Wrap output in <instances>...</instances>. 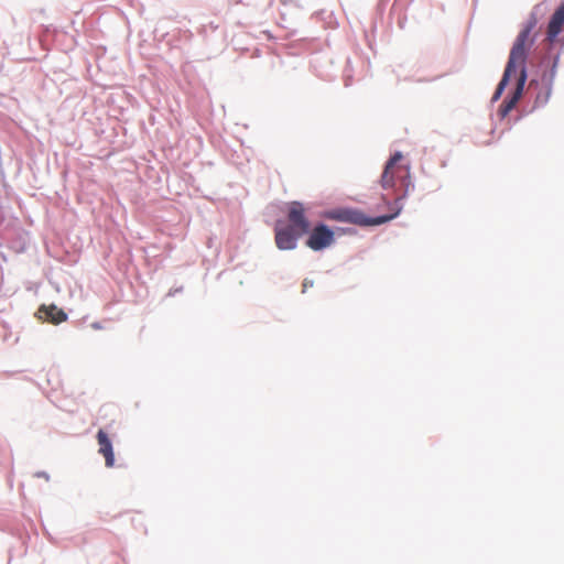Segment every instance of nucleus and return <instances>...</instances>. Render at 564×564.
Wrapping results in <instances>:
<instances>
[{
	"mask_svg": "<svg viewBox=\"0 0 564 564\" xmlns=\"http://www.w3.org/2000/svg\"><path fill=\"white\" fill-rule=\"evenodd\" d=\"M536 24H538L536 17L534 14H531V17L527 21L523 30L519 33V35L516 39V42L513 43L503 76H502L500 83L498 84V87L494 94V100H497L500 98L509 79L513 75H516L517 69L519 68L521 70L522 67H524L528 48L533 43V40L530 39V34L535 29Z\"/></svg>",
	"mask_w": 564,
	"mask_h": 564,
	"instance_id": "1",
	"label": "nucleus"
},
{
	"mask_svg": "<svg viewBox=\"0 0 564 564\" xmlns=\"http://www.w3.org/2000/svg\"><path fill=\"white\" fill-rule=\"evenodd\" d=\"M402 154L395 152L387 162L383 173L381 175L380 184L383 189L394 188L398 184L408 191L410 185V171L405 165H400Z\"/></svg>",
	"mask_w": 564,
	"mask_h": 564,
	"instance_id": "2",
	"label": "nucleus"
},
{
	"mask_svg": "<svg viewBox=\"0 0 564 564\" xmlns=\"http://www.w3.org/2000/svg\"><path fill=\"white\" fill-rule=\"evenodd\" d=\"M307 208L300 202H291L288 204V221L297 235L304 236L310 231V220L307 218Z\"/></svg>",
	"mask_w": 564,
	"mask_h": 564,
	"instance_id": "3",
	"label": "nucleus"
},
{
	"mask_svg": "<svg viewBox=\"0 0 564 564\" xmlns=\"http://www.w3.org/2000/svg\"><path fill=\"white\" fill-rule=\"evenodd\" d=\"M333 241L334 232L326 225L322 224L312 230L306 241V246L312 250L317 251L329 247Z\"/></svg>",
	"mask_w": 564,
	"mask_h": 564,
	"instance_id": "4",
	"label": "nucleus"
},
{
	"mask_svg": "<svg viewBox=\"0 0 564 564\" xmlns=\"http://www.w3.org/2000/svg\"><path fill=\"white\" fill-rule=\"evenodd\" d=\"M297 231L290 226L275 227V243L280 250H292L296 247L297 239L301 238Z\"/></svg>",
	"mask_w": 564,
	"mask_h": 564,
	"instance_id": "5",
	"label": "nucleus"
},
{
	"mask_svg": "<svg viewBox=\"0 0 564 564\" xmlns=\"http://www.w3.org/2000/svg\"><path fill=\"white\" fill-rule=\"evenodd\" d=\"M527 82V70L525 67H522L521 70H519V74L517 76V87L508 100H505L500 106V115L502 117H506L517 105L519 99L522 96L524 84Z\"/></svg>",
	"mask_w": 564,
	"mask_h": 564,
	"instance_id": "6",
	"label": "nucleus"
},
{
	"mask_svg": "<svg viewBox=\"0 0 564 564\" xmlns=\"http://www.w3.org/2000/svg\"><path fill=\"white\" fill-rule=\"evenodd\" d=\"M564 29V2L555 10L546 29V41L552 44Z\"/></svg>",
	"mask_w": 564,
	"mask_h": 564,
	"instance_id": "7",
	"label": "nucleus"
},
{
	"mask_svg": "<svg viewBox=\"0 0 564 564\" xmlns=\"http://www.w3.org/2000/svg\"><path fill=\"white\" fill-rule=\"evenodd\" d=\"M96 438L99 446L98 453L104 456L106 467L112 468L115 466V455L110 438L104 430L98 431Z\"/></svg>",
	"mask_w": 564,
	"mask_h": 564,
	"instance_id": "8",
	"label": "nucleus"
},
{
	"mask_svg": "<svg viewBox=\"0 0 564 564\" xmlns=\"http://www.w3.org/2000/svg\"><path fill=\"white\" fill-rule=\"evenodd\" d=\"M39 313L43 314L46 319L55 325L61 324L67 319V314L56 305H42L39 308Z\"/></svg>",
	"mask_w": 564,
	"mask_h": 564,
	"instance_id": "9",
	"label": "nucleus"
},
{
	"mask_svg": "<svg viewBox=\"0 0 564 564\" xmlns=\"http://www.w3.org/2000/svg\"><path fill=\"white\" fill-rule=\"evenodd\" d=\"M397 214L398 213H395L393 215H389V216H380V217H377V218H368V217H366L361 213L354 212V213H351L349 219H350V221H352L354 224H357V225H365V226H368V225H380V224H384V223L391 220L394 216H397Z\"/></svg>",
	"mask_w": 564,
	"mask_h": 564,
	"instance_id": "10",
	"label": "nucleus"
},
{
	"mask_svg": "<svg viewBox=\"0 0 564 564\" xmlns=\"http://www.w3.org/2000/svg\"><path fill=\"white\" fill-rule=\"evenodd\" d=\"M313 284H314V283H313V281H312V280H307V279H305V280L303 281V284H302L303 292H306V290H307L308 288H312V286H313Z\"/></svg>",
	"mask_w": 564,
	"mask_h": 564,
	"instance_id": "11",
	"label": "nucleus"
}]
</instances>
